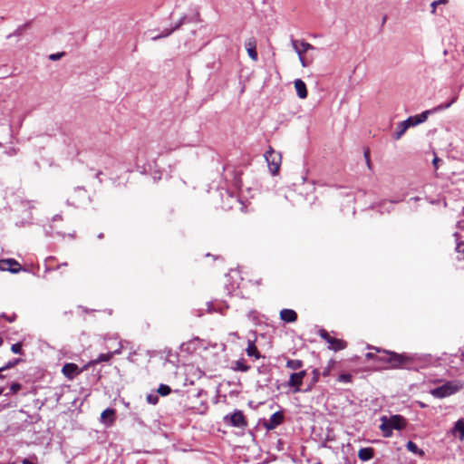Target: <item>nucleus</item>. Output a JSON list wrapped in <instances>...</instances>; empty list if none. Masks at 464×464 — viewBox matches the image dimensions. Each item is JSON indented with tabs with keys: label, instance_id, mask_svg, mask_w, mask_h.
Listing matches in <instances>:
<instances>
[{
	"label": "nucleus",
	"instance_id": "obj_33",
	"mask_svg": "<svg viewBox=\"0 0 464 464\" xmlns=\"http://www.w3.org/2000/svg\"><path fill=\"white\" fill-rule=\"evenodd\" d=\"M64 55V53H56L49 55V59L52 61H58Z\"/></svg>",
	"mask_w": 464,
	"mask_h": 464
},
{
	"label": "nucleus",
	"instance_id": "obj_48",
	"mask_svg": "<svg viewBox=\"0 0 464 464\" xmlns=\"http://www.w3.org/2000/svg\"><path fill=\"white\" fill-rule=\"evenodd\" d=\"M327 374H328V372L324 371V375H327Z\"/></svg>",
	"mask_w": 464,
	"mask_h": 464
},
{
	"label": "nucleus",
	"instance_id": "obj_5",
	"mask_svg": "<svg viewBox=\"0 0 464 464\" xmlns=\"http://www.w3.org/2000/svg\"><path fill=\"white\" fill-rule=\"evenodd\" d=\"M270 172L276 175L281 165V155L270 148L265 154Z\"/></svg>",
	"mask_w": 464,
	"mask_h": 464
},
{
	"label": "nucleus",
	"instance_id": "obj_21",
	"mask_svg": "<svg viewBox=\"0 0 464 464\" xmlns=\"http://www.w3.org/2000/svg\"><path fill=\"white\" fill-rule=\"evenodd\" d=\"M250 369V366L246 364L245 362V360L244 359H239L237 361H236L232 366V370L236 371V372H247L248 370Z\"/></svg>",
	"mask_w": 464,
	"mask_h": 464
},
{
	"label": "nucleus",
	"instance_id": "obj_18",
	"mask_svg": "<svg viewBox=\"0 0 464 464\" xmlns=\"http://www.w3.org/2000/svg\"><path fill=\"white\" fill-rule=\"evenodd\" d=\"M347 343L345 341L333 337L328 343V348L335 352L345 349Z\"/></svg>",
	"mask_w": 464,
	"mask_h": 464
},
{
	"label": "nucleus",
	"instance_id": "obj_49",
	"mask_svg": "<svg viewBox=\"0 0 464 464\" xmlns=\"http://www.w3.org/2000/svg\"><path fill=\"white\" fill-rule=\"evenodd\" d=\"M3 393V389L0 388V395Z\"/></svg>",
	"mask_w": 464,
	"mask_h": 464
},
{
	"label": "nucleus",
	"instance_id": "obj_13",
	"mask_svg": "<svg viewBox=\"0 0 464 464\" xmlns=\"http://www.w3.org/2000/svg\"><path fill=\"white\" fill-rule=\"evenodd\" d=\"M413 358L415 360L413 361L414 363H423V364H437L439 359L434 358L431 354H421V355H413Z\"/></svg>",
	"mask_w": 464,
	"mask_h": 464
},
{
	"label": "nucleus",
	"instance_id": "obj_20",
	"mask_svg": "<svg viewBox=\"0 0 464 464\" xmlns=\"http://www.w3.org/2000/svg\"><path fill=\"white\" fill-rule=\"evenodd\" d=\"M408 126L404 121L398 123L395 132L393 133L394 140H400L408 130Z\"/></svg>",
	"mask_w": 464,
	"mask_h": 464
},
{
	"label": "nucleus",
	"instance_id": "obj_6",
	"mask_svg": "<svg viewBox=\"0 0 464 464\" xmlns=\"http://www.w3.org/2000/svg\"><path fill=\"white\" fill-rule=\"evenodd\" d=\"M305 376H306L305 371H300L298 372H294L290 375L287 384L289 387L294 388V392H299L301 391L300 386L302 385L303 380Z\"/></svg>",
	"mask_w": 464,
	"mask_h": 464
},
{
	"label": "nucleus",
	"instance_id": "obj_43",
	"mask_svg": "<svg viewBox=\"0 0 464 464\" xmlns=\"http://www.w3.org/2000/svg\"><path fill=\"white\" fill-rule=\"evenodd\" d=\"M439 158L438 157H435L432 160V163L434 165V167L437 169L438 168V162H439Z\"/></svg>",
	"mask_w": 464,
	"mask_h": 464
},
{
	"label": "nucleus",
	"instance_id": "obj_38",
	"mask_svg": "<svg viewBox=\"0 0 464 464\" xmlns=\"http://www.w3.org/2000/svg\"><path fill=\"white\" fill-rule=\"evenodd\" d=\"M36 459H37L36 456H34H34H32V457H31V459H24L22 461V464H36V463L34 462V460H36Z\"/></svg>",
	"mask_w": 464,
	"mask_h": 464
},
{
	"label": "nucleus",
	"instance_id": "obj_10",
	"mask_svg": "<svg viewBox=\"0 0 464 464\" xmlns=\"http://www.w3.org/2000/svg\"><path fill=\"white\" fill-rule=\"evenodd\" d=\"M0 270H8L12 273H17L21 270V266L17 261L10 258L0 261Z\"/></svg>",
	"mask_w": 464,
	"mask_h": 464
},
{
	"label": "nucleus",
	"instance_id": "obj_19",
	"mask_svg": "<svg viewBox=\"0 0 464 464\" xmlns=\"http://www.w3.org/2000/svg\"><path fill=\"white\" fill-rule=\"evenodd\" d=\"M374 456V450L371 447L362 448L358 451V458L362 461H367L372 459Z\"/></svg>",
	"mask_w": 464,
	"mask_h": 464
},
{
	"label": "nucleus",
	"instance_id": "obj_4",
	"mask_svg": "<svg viewBox=\"0 0 464 464\" xmlns=\"http://www.w3.org/2000/svg\"><path fill=\"white\" fill-rule=\"evenodd\" d=\"M464 387V382L459 380L448 381L441 386L430 390L434 398L442 399L459 392Z\"/></svg>",
	"mask_w": 464,
	"mask_h": 464
},
{
	"label": "nucleus",
	"instance_id": "obj_1",
	"mask_svg": "<svg viewBox=\"0 0 464 464\" xmlns=\"http://www.w3.org/2000/svg\"><path fill=\"white\" fill-rule=\"evenodd\" d=\"M369 350L375 351L376 353H382L387 354V368L391 369H411L413 365L415 358L407 355L405 353H397L395 352L381 349L372 345H368Z\"/></svg>",
	"mask_w": 464,
	"mask_h": 464
},
{
	"label": "nucleus",
	"instance_id": "obj_17",
	"mask_svg": "<svg viewBox=\"0 0 464 464\" xmlns=\"http://www.w3.org/2000/svg\"><path fill=\"white\" fill-rule=\"evenodd\" d=\"M451 434L455 437H458L460 440L464 439V420H458L453 428L450 430Z\"/></svg>",
	"mask_w": 464,
	"mask_h": 464
},
{
	"label": "nucleus",
	"instance_id": "obj_3",
	"mask_svg": "<svg viewBox=\"0 0 464 464\" xmlns=\"http://www.w3.org/2000/svg\"><path fill=\"white\" fill-rule=\"evenodd\" d=\"M457 99H458V96L456 95L449 102L444 103V104H440L437 107L433 108L432 110L424 111L420 114L410 116L408 119H406L403 121L407 124L408 128L415 127L419 124L425 122L430 113L443 111V110L450 108L454 102H456Z\"/></svg>",
	"mask_w": 464,
	"mask_h": 464
},
{
	"label": "nucleus",
	"instance_id": "obj_8",
	"mask_svg": "<svg viewBox=\"0 0 464 464\" xmlns=\"http://www.w3.org/2000/svg\"><path fill=\"white\" fill-rule=\"evenodd\" d=\"M121 349H122V345L121 343H119V348L116 349L114 352H111V353H102L100 354L96 359L94 360H92L90 361L85 366H84V369H88L89 367L91 366H94L100 362H108L111 359V357L114 355V354H119L121 353Z\"/></svg>",
	"mask_w": 464,
	"mask_h": 464
},
{
	"label": "nucleus",
	"instance_id": "obj_44",
	"mask_svg": "<svg viewBox=\"0 0 464 464\" xmlns=\"http://www.w3.org/2000/svg\"><path fill=\"white\" fill-rule=\"evenodd\" d=\"M67 266V263H63V264L57 266V269H59L62 266Z\"/></svg>",
	"mask_w": 464,
	"mask_h": 464
},
{
	"label": "nucleus",
	"instance_id": "obj_26",
	"mask_svg": "<svg viewBox=\"0 0 464 464\" xmlns=\"http://www.w3.org/2000/svg\"><path fill=\"white\" fill-rule=\"evenodd\" d=\"M170 387L166 384H160L158 388V392L162 396H167L170 393Z\"/></svg>",
	"mask_w": 464,
	"mask_h": 464
},
{
	"label": "nucleus",
	"instance_id": "obj_9",
	"mask_svg": "<svg viewBox=\"0 0 464 464\" xmlns=\"http://www.w3.org/2000/svg\"><path fill=\"white\" fill-rule=\"evenodd\" d=\"M284 420V414L281 411H276L271 415L269 420L264 423L267 430H272L280 425Z\"/></svg>",
	"mask_w": 464,
	"mask_h": 464
},
{
	"label": "nucleus",
	"instance_id": "obj_28",
	"mask_svg": "<svg viewBox=\"0 0 464 464\" xmlns=\"http://www.w3.org/2000/svg\"><path fill=\"white\" fill-rule=\"evenodd\" d=\"M319 335L322 339H324L327 343L330 342V340L333 338L329 333L324 330V329H321L319 331Z\"/></svg>",
	"mask_w": 464,
	"mask_h": 464
},
{
	"label": "nucleus",
	"instance_id": "obj_22",
	"mask_svg": "<svg viewBox=\"0 0 464 464\" xmlns=\"http://www.w3.org/2000/svg\"><path fill=\"white\" fill-rule=\"evenodd\" d=\"M246 351L249 357H255L256 359L260 357V353L253 342H248V345Z\"/></svg>",
	"mask_w": 464,
	"mask_h": 464
},
{
	"label": "nucleus",
	"instance_id": "obj_7",
	"mask_svg": "<svg viewBox=\"0 0 464 464\" xmlns=\"http://www.w3.org/2000/svg\"><path fill=\"white\" fill-rule=\"evenodd\" d=\"M84 370H85L84 367L82 369H79L77 364L72 363V362H68L63 366L62 372L68 380H73L77 375H79Z\"/></svg>",
	"mask_w": 464,
	"mask_h": 464
},
{
	"label": "nucleus",
	"instance_id": "obj_15",
	"mask_svg": "<svg viewBox=\"0 0 464 464\" xmlns=\"http://www.w3.org/2000/svg\"><path fill=\"white\" fill-rule=\"evenodd\" d=\"M115 411L113 409H106L101 414V422L106 426H111L114 422Z\"/></svg>",
	"mask_w": 464,
	"mask_h": 464
},
{
	"label": "nucleus",
	"instance_id": "obj_32",
	"mask_svg": "<svg viewBox=\"0 0 464 464\" xmlns=\"http://www.w3.org/2000/svg\"><path fill=\"white\" fill-rule=\"evenodd\" d=\"M456 250L460 257L464 259V241L457 245Z\"/></svg>",
	"mask_w": 464,
	"mask_h": 464
},
{
	"label": "nucleus",
	"instance_id": "obj_39",
	"mask_svg": "<svg viewBox=\"0 0 464 464\" xmlns=\"http://www.w3.org/2000/svg\"><path fill=\"white\" fill-rule=\"evenodd\" d=\"M147 401H148L150 403L156 404V403H157V401H158V398H157V396H155V395H148V397H147Z\"/></svg>",
	"mask_w": 464,
	"mask_h": 464
},
{
	"label": "nucleus",
	"instance_id": "obj_23",
	"mask_svg": "<svg viewBox=\"0 0 464 464\" xmlns=\"http://www.w3.org/2000/svg\"><path fill=\"white\" fill-rule=\"evenodd\" d=\"M406 448L409 451L414 453V454H418L420 456H423L424 455V451L422 450H420L418 448V446L416 445V443H414L413 441H408L407 444H406Z\"/></svg>",
	"mask_w": 464,
	"mask_h": 464
},
{
	"label": "nucleus",
	"instance_id": "obj_37",
	"mask_svg": "<svg viewBox=\"0 0 464 464\" xmlns=\"http://www.w3.org/2000/svg\"><path fill=\"white\" fill-rule=\"evenodd\" d=\"M185 19H186V16H182L181 19L179 20V24L175 26L174 29H172L171 31L168 32L165 36L170 34L175 29H178L181 24H183V23L185 22Z\"/></svg>",
	"mask_w": 464,
	"mask_h": 464
},
{
	"label": "nucleus",
	"instance_id": "obj_31",
	"mask_svg": "<svg viewBox=\"0 0 464 464\" xmlns=\"http://www.w3.org/2000/svg\"><path fill=\"white\" fill-rule=\"evenodd\" d=\"M300 42L301 41H297V40H292L291 41V44L294 48V50L295 51V53H297L298 56H301V52H299V49H300Z\"/></svg>",
	"mask_w": 464,
	"mask_h": 464
},
{
	"label": "nucleus",
	"instance_id": "obj_12",
	"mask_svg": "<svg viewBox=\"0 0 464 464\" xmlns=\"http://www.w3.org/2000/svg\"><path fill=\"white\" fill-rule=\"evenodd\" d=\"M246 52L248 56L254 62H256L258 59L257 52H256V41L254 38L248 39L245 44Z\"/></svg>",
	"mask_w": 464,
	"mask_h": 464
},
{
	"label": "nucleus",
	"instance_id": "obj_34",
	"mask_svg": "<svg viewBox=\"0 0 464 464\" xmlns=\"http://www.w3.org/2000/svg\"><path fill=\"white\" fill-rule=\"evenodd\" d=\"M22 388L21 384L18 382H14L10 386V392L12 393H16L18 391H20Z\"/></svg>",
	"mask_w": 464,
	"mask_h": 464
},
{
	"label": "nucleus",
	"instance_id": "obj_30",
	"mask_svg": "<svg viewBox=\"0 0 464 464\" xmlns=\"http://www.w3.org/2000/svg\"><path fill=\"white\" fill-rule=\"evenodd\" d=\"M11 351H12L14 353H16V354H20V353H22V343H14V344L11 346Z\"/></svg>",
	"mask_w": 464,
	"mask_h": 464
},
{
	"label": "nucleus",
	"instance_id": "obj_29",
	"mask_svg": "<svg viewBox=\"0 0 464 464\" xmlns=\"http://www.w3.org/2000/svg\"><path fill=\"white\" fill-rule=\"evenodd\" d=\"M337 380L340 382H346L347 383V382H350L352 381V376L349 373H343V374H340L338 376Z\"/></svg>",
	"mask_w": 464,
	"mask_h": 464
},
{
	"label": "nucleus",
	"instance_id": "obj_16",
	"mask_svg": "<svg viewBox=\"0 0 464 464\" xmlns=\"http://www.w3.org/2000/svg\"><path fill=\"white\" fill-rule=\"evenodd\" d=\"M280 318L285 323H294L297 320V314L292 309H283L280 311Z\"/></svg>",
	"mask_w": 464,
	"mask_h": 464
},
{
	"label": "nucleus",
	"instance_id": "obj_27",
	"mask_svg": "<svg viewBox=\"0 0 464 464\" xmlns=\"http://www.w3.org/2000/svg\"><path fill=\"white\" fill-rule=\"evenodd\" d=\"M448 3V0H436L433 1L430 5L431 7V14L436 13L437 6H440V5H446Z\"/></svg>",
	"mask_w": 464,
	"mask_h": 464
},
{
	"label": "nucleus",
	"instance_id": "obj_42",
	"mask_svg": "<svg viewBox=\"0 0 464 464\" xmlns=\"http://www.w3.org/2000/svg\"><path fill=\"white\" fill-rule=\"evenodd\" d=\"M318 375H319L318 370H314V382H316L318 381Z\"/></svg>",
	"mask_w": 464,
	"mask_h": 464
},
{
	"label": "nucleus",
	"instance_id": "obj_35",
	"mask_svg": "<svg viewBox=\"0 0 464 464\" xmlns=\"http://www.w3.org/2000/svg\"><path fill=\"white\" fill-rule=\"evenodd\" d=\"M377 353L374 351V352H369L365 354V358L367 360H373L375 362H377V357L378 355L376 354Z\"/></svg>",
	"mask_w": 464,
	"mask_h": 464
},
{
	"label": "nucleus",
	"instance_id": "obj_40",
	"mask_svg": "<svg viewBox=\"0 0 464 464\" xmlns=\"http://www.w3.org/2000/svg\"><path fill=\"white\" fill-rule=\"evenodd\" d=\"M377 362L382 363H387V354L382 353V355L378 356Z\"/></svg>",
	"mask_w": 464,
	"mask_h": 464
},
{
	"label": "nucleus",
	"instance_id": "obj_46",
	"mask_svg": "<svg viewBox=\"0 0 464 464\" xmlns=\"http://www.w3.org/2000/svg\"><path fill=\"white\" fill-rule=\"evenodd\" d=\"M160 37V36H156V37H154V38H153V40H157V39H159Z\"/></svg>",
	"mask_w": 464,
	"mask_h": 464
},
{
	"label": "nucleus",
	"instance_id": "obj_41",
	"mask_svg": "<svg viewBox=\"0 0 464 464\" xmlns=\"http://www.w3.org/2000/svg\"><path fill=\"white\" fill-rule=\"evenodd\" d=\"M298 57H299L300 63H301V65L303 67H307L309 65V63L305 60L304 55H301V56H298Z\"/></svg>",
	"mask_w": 464,
	"mask_h": 464
},
{
	"label": "nucleus",
	"instance_id": "obj_11",
	"mask_svg": "<svg viewBox=\"0 0 464 464\" xmlns=\"http://www.w3.org/2000/svg\"><path fill=\"white\" fill-rule=\"evenodd\" d=\"M230 421V424L234 427H244L246 426V421L244 415L242 411H237L233 414H231L229 417L226 416L225 420H228Z\"/></svg>",
	"mask_w": 464,
	"mask_h": 464
},
{
	"label": "nucleus",
	"instance_id": "obj_14",
	"mask_svg": "<svg viewBox=\"0 0 464 464\" xmlns=\"http://www.w3.org/2000/svg\"><path fill=\"white\" fill-rule=\"evenodd\" d=\"M296 94L300 99H305L308 95L305 82L301 79H296L294 82Z\"/></svg>",
	"mask_w": 464,
	"mask_h": 464
},
{
	"label": "nucleus",
	"instance_id": "obj_24",
	"mask_svg": "<svg viewBox=\"0 0 464 464\" xmlns=\"http://www.w3.org/2000/svg\"><path fill=\"white\" fill-rule=\"evenodd\" d=\"M286 367L291 370H299L303 367V362L301 360H288L286 362Z\"/></svg>",
	"mask_w": 464,
	"mask_h": 464
},
{
	"label": "nucleus",
	"instance_id": "obj_47",
	"mask_svg": "<svg viewBox=\"0 0 464 464\" xmlns=\"http://www.w3.org/2000/svg\"><path fill=\"white\" fill-rule=\"evenodd\" d=\"M2 343H3V340H2V338L0 337V345H2Z\"/></svg>",
	"mask_w": 464,
	"mask_h": 464
},
{
	"label": "nucleus",
	"instance_id": "obj_25",
	"mask_svg": "<svg viewBox=\"0 0 464 464\" xmlns=\"http://www.w3.org/2000/svg\"><path fill=\"white\" fill-rule=\"evenodd\" d=\"M300 46L301 47L299 49V52H301V55H304V53H305L309 50L314 49V47L311 44L304 42V41L300 42Z\"/></svg>",
	"mask_w": 464,
	"mask_h": 464
},
{
	"label": "nucleus",
	"instance_id": "obj_36",
	"mask_svg": "<svg viewBox=\"0 0 464 464\" xmlns=\"http://www.w3.org/2000/svg\"><path fill=\"white\" fill-rule=\"evenodd\" d=\"M18 362H19V359H15L14 362H9L7 364H5V366L0 368V372L14 366Z\"/></svg>",
	"mask_w": 464,
	"mask_h": 464
},
{
	"label": "nucleus",
	"instance_id": "obj_45",
	"mask_svg": "<svg viewBox=\"0 0 464 464\" xmlns=\"http://www.w3.org/2000/svg\"><path fill=\"white\" fill-rule=\"evenodd\" d=\"M53 219H55V220H56V219L61 220V219H62V217L57 215V216H55V217L53 218Z\"/></svg>",
	"mask_w": 464,
	"mask_h": 464
},
{
	"label": "nucleus",
	"instance_id": "obj_2",
	"mask_svg": "<svg viewBox=\"0 0 464 464\" xmlns=\"http://www.w3.org/2000/svg\"><path fill=\"white\" fill-rule=\"evenodd\" d=\"M381 421L380 430L382 431V435L385 438H389L392 435V430H401L406 426V420L401 415H392L391 417L382 416Z\"/></svg>",
	"mask_w": 464,
	"mask_h": 464
}]
</instances>
